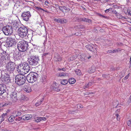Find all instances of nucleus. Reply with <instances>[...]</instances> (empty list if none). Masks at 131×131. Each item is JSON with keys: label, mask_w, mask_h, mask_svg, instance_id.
<instances>
[{"label": "nucleus", "mask_w": 131, "mask_h": 131, "mask_svg": "<svg viewBox=\"0 0 131 131\" xmlns=\"http://www.w3.org/2000/svg\"><path fill=\"white\" fill-rule=\"evenodd\" d=\"M65 8H64V6H60L59 9L63 12H64V10Z\"/></svg>", "instance_id": "37"}, {"label": "nucleus", "mask_w": 131, "mask_h": 131, "mask_svg": "<svg viewBox=\"0 0 131 131\" xmlns=\"http://www.w3.org/2000/svg\"><path fill=\"white\" fill-rule=\"evenodd\" d=\"M2 58L5 60H9L10 58L9 54L7 53L6 51H3L2 53Z\"/></svg>", "instance_id": "16"}, {"label": "nucleus", "mask_w": 131, "mask_h": 131, "mask_svg": "<svg viewBox=\"0 0 131 131\" xmlns=\"http://www.w3.org/2000/svg\"><path fill=\"white\" fill-rule=\"evenodd\" d=\"M32 72L33 73V74H32V76H33V78H34V79H35L34 80L36 81L37 80L39 75L36 73L33 72Z\"/></svg>", "instance_id": "23"}, {"label": "nucleus", "mask_w": 131, "mask_h": 131, "mask_svg": "<svg viewBox=\"0 0 131 131\" xmlns=\"http://www.w3.org/2000/svg\"><path fill=\"white\" fill-rule=\"evenodd\" d=\"M15 78V82L19 85H23L25 83L26 78L24 75L18 74L16 76Z\"/></svg>", "instance_id": "3"}, {"label": "nucleus", "mask_w": 131, "mask_h": 131, "mask_svg": "<svg viewBox=\"0 0 131 131\" xmlns=\"http://www.w3.org/2000/svg\"><path fill=\"white\" fill-rule=\"evenodd\" d=\"M77 108L78 109H79L80 108H82L83 107V106L81 104L77 105Z\"/></svg>", "instance_id": "42"}, {"label": "nucleus", "mask_w": 131, "mask_h": 131, "mask_svg": "<svg viewBox=\"0 0 131 131\" xmlns=\"http://www.w3.org/2000/svg\"><path fill=\"white\" fill-rule=\"evenodd\" d=\"M12 26L10 25H6L3 27L2 31L6 35H11L13 32Z\"/></svg>", "instance_id": "6"}, {"label": "nucleus", "mask_w": 131, "mask_h": 131, "mask_svg": "<svg viewBox=\"0 0 131 131\" xmlns=\"http://www.w3.org/2000/svg\"><path fill=\"white\" fill-rule=\"evenodd\" d=\"M31 16V15L29 12H24L22 13L21 18L23 20L27 21H28L29 18Z\"/></svg>", "instance_id": "8"}, {"label": "nucleus", "mask_w": 131, "mask_h": 131, "mask_svg": "<svg viewBox=\"0 0 131 131\" xmlns=\"http://www.w3.org/2000/svg\"><path fill=\"white\" fill-rule=\"evenodd\" d=\"M61 19H57L56 18L54 19V20L55 21L57 22V23H61Z\"/></svg>", "instance_id": "38"}, {"label": "nucleus", "mask_w": 131, "mask_h": 131, "mask_svg": "<svg viewBox=\"0 0 131 131\" xmlns=\"http://www.w3.org/2000/svg\"><path fill=\"white\" fill-rule=\"evenodd\" d=\"M13 58L15 61L20 60L21 58V54L19 51H16L13 53Z\"/></svg>", "instance_id": "11"}, {"label": "nucleus", "mask_w": 131, "mask_h": 131, "mask_svg": "<svg viewBox=\"0 0 131 131\" xmlns=\"http://www.w3.org/2000/svg\"><path fill=\"white\" fill-rule=\"evenodd\" d=\"M117 45L119 46H121L123 45V44L121 42L117 43Z\"/></svg>", "instance_id": "53"}, {"label": "nucleus", "mask_w": 131, "mask_h": 131, "mask_svg": "<svg viewBox=\"0 0 131 131\" xmlns=\"http://www.w3.org/2000/svg\"><path fill=\"white\" fill-rule=\"evenodd\" d=\"M40 101H39L38 102H37L36 104V106H38L40 105L41 103H40Z\"/></svg>", "instance_id": "49"}, {"label": "nucleus", "mask_w": 131, "mask_h": 131, "mask_svg": "<svg viewBox=\"0 0 131 131\" xmlns=\"http://www.w3.org/2000/svg\"><path fill=\"white\" fill-rule=\"evenodd\" d=\"M29 46L28 42L24 40H22L17 44V47L19 50L22 52L26 51Z\"/></svg>", "instance_id": "2"}, {"label": "nucleus", "mask_w": 131, "mask_h": 131, "mask_svg": "<svg viewBox=\"0 0 131 131\" xmlns=\"http://www.w3.org/2000/svg\"><path fill=\"white\" fill-rule=\"evenodd\" d=\"M58 70L59 71H66V70L65 68H63L62 69L59 68V69H58Z\"/></svg>", "instance_id": "54"}, {"label": "nucleus", "mask_w": 131, "mask_h": 131, "mask_svg": "<svg viewBox=\"0 0 131 131\" xmlns=\"http://www.w3.org/2000/svg\"><path fill=\"white\" fill-rule=\"evenodd\" d=\"M41 81L42 82H45L46 81V79L45 77H42L41 80Z\"/></svg>", "instance_id": "39"}, {"label": "nucleus", "mask_w": 131, "mask_h": 131, "mask_svg": "<svg viewBox=\"0 0 131 131\" xmlns=\"http://www.w3.org/2000/svg\"><path fill=\"white\" fill-rule=\"evenodd\" d=\"M7 90L6 85L3 84H0V95L7 93Z\"/></svg>", "instance_id": "10"}, {"label": "nucleus", "mask_w": 131, "mask_h": 131, "mask_svg": "<svg viewBox=\"0 0 131 131\" xmlns=\"http://www.w3.org/2000/svg\"><path fill=\"white\" fill-rule=\"evenodd\" d=\"M116 116L117 117V120H119L120 119V116H119V115L118 114H115Z\"/></svg>", "instance_id": "45"}, {"label": "nucleus", "mask_w": 131, "mask_h": 131, "mask_svg": "<svg viewBox=\"0 0 131 131\" xmlns=\"http://www.w3.org/2000/svg\"><path fill=\"white\" fill-rule=\"evenodd\" d=\"M66 74L64 73H60L59 75V76L61 77L62 76H65Z\"/></svg>", "instance_id": "48"}, {"label": "nucleus", "mask_w": 131, "mask_h": 131, "mask_svg": "<svg viewBox=\"0 0 131 131\" xmlns=\"http://www.w3.org/2000/svg\"><path fill=\"white\" fill-rule=\"evenodd\" d=\"M27 37L28 38H29V39H31V35H30L29 34H28L27 36Z\"/></svg>", "instance_id": "58"}, {"label": "nucleus", "mask_w": 131, "mask_h": 131, "mask_svg": "<svg viewBox=\"0 0 131 131\" xmlns=\"http://www.w3.org/2000/svg\"><path fill=\"white\" fill-rule=\"evenodd\" d=\"M32 115H26L25 117L26 120H28L31 119L32 117Z\"/></svg>", "instance_id": "29"}, {"label": "nucleus", "mask_w": 131, "mask_h": 131, "mask_svg": "<svg viewBox=\"0 0 131 131\" xmlns=\"http://www.w3.org/2000/svg\"><path fill=\"white\" fill-rule=\"evenodd\" d=\"M80 20L81 21L86 22L90 23L92 22V21L90 19L85 18H81Z\"/></svg>", "instance_id": "22"}, {"label": "nucleus", "mask_w": 131, "mask_h": 131, "mask_svg": "<svg viewBox=\"0 0 131 131\" xmlns=\"http://www.w3.org/2000/svg\"><path fill=\"white\" fill-rule=\"evenodd\" d=\"M127 12L128 14L131 16V10L130 11L129 10L127 9Z\"/></svg>", "instance_id": "52"}, {"label": "nucleus", "mask_w": 131, "mask_h": 131, "mask_svg": "<svg viewBox=\"0 0 131 131\" xmlns=\"http://www.w3.org/2000/svg\"><path fill=\"white\" fill-rule=\"evenodd\" d=\"M18 93H20V92H17L15 91H14L11 93V95L13 99H14V100L15 101L17 100L18 95Z\"/></svg>", "instance_id": "15"}, {"label": "nucleus", "mask_w": 131, "mask_h": 131, "mask_svg": "<svg viewBox=\"0 0 131 131\" xmlns=\"http://www.w3.org/2000/svg\"><path fill=\"white\" fill-rule=\"evenodd\" d=\"M75 73L78 75H80L81 74V71L80 70L78 69H76L75 71Z\"/></svg>", "instance_id": "33"}, {"label": "nucleus", "mask_w": 131, "mask_h": 131, "mask_svg": "<svg viewBox=\"0 0 131 131\" xmlns=\"http://www.w3.org/2000/svg\"><path fill=\"white\" fill-rule=\"evenodd\" d=\"M49 3V2L47 1H46L45 2V4L46 5H47Z\"/></svg>", "instance_id": "64"}, {"label": "nucleus", "mask_w": 131, "mask_h": 131, "mask_svg": "<svg viewBox=\"0 0 131 131\" xmlns=\"http://www.w3.org/2000/svg\"><path fill=\"white\" fill-rule=\"evenodd\" d=\"M3 65V62L2 60L0 59V67H2Z\"/></svg>", "instance_id": "44"}, {"label": "nucleus", "mask_w": 131, "mask_h": 131, "mask_svg": "<svg viewBox=\"0 0 131 131\" xmlns=\"http://www.w3.org/2000/svg\"><path fill=\"white\" fill-rule=\"evenodd\" d=\"M54 60L56 61H60L61 60L62 58L60 56L57 54L55 55Z\"/></svg>", "instance_id": "21"}, {"label": "nucleus", "mask_w": 131, "mask_h": 131, "mask_svg": "<svg viewBox=\"0 0 131 131\" xmlns=\"http://www.w3.org/2000/svg\"><path fill=\"white\" fill-rule=\"evenodd\" d=\"M95 69L96 68L93 65L89 69L88 72L90 73H93L95 71Z\"/></svg>", "instance_id": "20"}, {"label": "nucleus", "mask_w": 131, "mask_h": 131, "mask_svg": "<svg viewBox=\"0 0 131 131\" xmlns=\"http://www.w3.org/2000/svg\"><path fill=\"white\" fill-rule=\"evenodd\" d=\"M85 47L88 50L90 51L96 52L97 51L96 46L93 44L88 45L86 46Z\"/></svg>", "instance_id": "12"}, {"label": "nucleus", "mask_w": 131, "mask_h": 131, "mask_svg": "<svg viewBox=\"0 0 131 131\" xmlns=\"http://www.w3.org/2000/svg\"><path fill=\"white\" fill-rule=\"evenodd\" d=\"M29 29L27 27L24 26L20 27L18 29L19 36L22 38L25 37L27 34Z\"/></svg>", "instance_id": "4"}, {"label": "nucleus", "mask_w": 131, "mask_h": 131, "mask_svg": "<svg viewBox=\"0 0 131 131\" xmlns=\"http://www.w3.org/2000/svg\"><path fill=\"white\" fill-rule=\"evenodd\" d=\"M75 81L76 80L74 78H72L69 80L68 82L70 84H72L74 83Z\"/></svg>", "instance_id": "26"}, {"label": "nucleus", "mask_w": 131, "mask_h": 131, "mask_svg": "<svg viewBox=\"0 0 131 131\" xmlns=\"http://www.w3.org/2000/svg\"><path fill=\"white\" fill-rule=\"evenodd\" d=\"M61 23H65L67 22V20L63 18L61 19Z\"/></svg>", "instance_id": "34"}, {"label": "nucleus", "mask_w": 131, "mask_h": 131, "mask_svg": "<svg viewBox=\"0 0 131 131\" xmlns=\"http://www.w3.org/2000/svg\"><path fill=\"white\" fill-rule=\"evenodd\" d=\"M77 58V56H73L69 58V60L70 61H73L75 60Z\"/></svg>", "instance_id": "31"}, {"label": "nucleus", "mask_w": 131, "mask_h": 131, "mask_svg": "<svg viewBox=\"0 0 131 131\" xmlns=\"http://www.w3.org/2000/svg\"><path fill=\"white\" fill-rule=\"evenodd\" d=\"M129 74V73L126 76L124 77V79L125 80H126L128 78Z\"/></svg>", "instance_id": "56"}, {"label": "nucleus", "mask_w": 131, "mask_h": 131, "mask_svg": "<svg viewBox=\"0 0 131 131\" xmlns=\"http://www.w3.org/2000/svg\"><path fill=\"white\" fill-rule=\"evenodd\" d=\"M7 113H6L5 114L3 113L2 114V116H1V117L3 118H5L7 116Z\"/></svg>", "instance_id": "41"}, {"label": "nucleus", "mask_w": 131, "mask_h": 131, "mask_svg": "<svg viewBox=\"0 0 131 131\" xmlns=\"http://www.w3.org/2000/svg\"><path fill=\"white\" fill-rule=\"evenodd\" d=\"M24 72L25 74H26L30 70L31 68L28 64L26 62L24 63Z\"/></svg>", "instance_id": "13"}, {"label": "nucleus", "mask_w": 131, "mask_h": 131, "mask_svg": "<svg viewBox=\"0 0 131 131\" xmlns=\"http://www.w3.org/2000/svg\"><path fill=\"white\" fill-rule=\"evenodd\" d=\"M8 105V104L5 102H3L0 103V107H3Z\"/></svg>", "instance_id": "30"}, {"label": "nucleus", "mask_w": 131, "mask_h": 131, "mask_svg": "<svg viewBox=\"0 0 131 131\" xmlns=\"http://www.w3.org/2000/svg\"><path fill=\"white\" fill-rule=\"evenodd\" d=\"M24 64V63L19 64L18 66V68L21 69V70L23 72H24V64Z\"/></svg>", "instance_id": "27"}, {"label": "nucleus", "mask_w": 131, "mask_h": 131, "mask_svg": "<svg viewBox=\"0 0 131 131\" xmlns=\"http://www.w3.org/2000/svg\"><path fill=\"white\" fill-rule=\"evenodd\" d=\"M0 81L2 84H7L11 82L10 75L7 73H5L4 74L1 73L0 77Z\"/></svg>", "instance_id": "5"}, {"label": "nucleus", "mask_w": 131, "mask_h": 131, "mask_svg": "<svg viewBox=\"0 0 131 131\" xmlns=\"http://www.w3.org/2000/svg\"><path fill=\"white\" fill-rule=\"evenodd\" d=\"M6 43L9 47L14 46L16 43L15 39L10 37H8Z\"/></svg>", "instance_id": "7"}, {"label": "nucleus", "mask_w": 131, "mask_h": 131, "mask_svg": "<svg viewBox=\"0 0 131 131\" xmlns=\"http://www.w3.org/2000/svg\"><path fill=\"white\" fill-rule=\"evenodd\" d=\"M40 118H41L40 119H41V120H43L45 121L46 120V118L45 117H40Z\"/></svg>", "instance_id": "57"}, {"label": "nucleus", "mask_w": 131, "mask_h": 131, "mask_svg": "<svg viewBox=\"0 0 131 131\" xmlns=\"http://www.w3.org/2000/svg\"><path fill=\"white\" fill-rule=\"evenodd\" d=\"M77 111L76 110H72V111H69V114H73L74 113V112H77Z\"/></svg>", "instance_id": "40"}, {"label": "nucleus", "mask_w": 131, "mask_h": 131, "mask_svg": "<svg viewBox=\"0 0 131 131\" xmlns=\"http://www.w3.org/2000/svg\"><path fill=\"white\" fill-rule=\"evenodd\" d=\"M68 83V81L66 79H63L61 81V84L63 85H65Z\"/></svg>", "instance_id": "28"}, {"label": "nucleus", "mask_w": 131, "mask_h": 131, "mask_svg": "<svg viewBox=\"0 0 131 131\" xmlns=\"http://www.w3.org/2000/svg\"><path fill=\"white\" fill-rule=\"evenodd\" d=\"M48 54V53H45L43 54V57H46Z\"/></svg>", "instance_id": "62"}, {"label": "nucleus", "mask_w": 131, "mask_h": 131, "mask_svg": "<svg viewBox=\"0 0 131 131\" xmlns=\"http://www.w3.org/2000/svg\"><path fill=\"white\" fill-rule=\"evenodd\" d=\"M16 65L14 62L10 61L9 62L7 65V69L8 71H13L15 69Z\"/></svg>", "instance_id": "9"}, {"label": "nucleus", "mask_w": 131, "mask_h": 131, "mask_svg": "<svg viewBox=\"0 0 131 131\" xmlns=\"http://www.w3.org/2000/svg\"><path fill=\"white\" fill-rule=\"evenodd\" d=\"M24 90L26 92L28 93L30 92L31 91V87L28 85L25 86Z\"/></svg>", "instance_id": "19"}, {"label": "nucleus", "mask_w": 131, "mask_h": 131, "mask_svg": "<svg viewBox=\"0 0 131 131\" xmlns=\"http://www.w3.org/2000/svg\"><path fill=\"white\" fill-rule=\"evenodd\" d=\"M17 71H18V72H19V73H21V72H22V71L21 70V69L18 68V67H17Z\"/></svg>", "instance_id": "51"}, {"label": "nucleus", "mask_w": 131, "mask_h": 131, "mask_svg": "<svg viewBox=\"0 0 131 131\" xmlns=\"http://www.w3.org/2000/svg\"><path fill=\"white\" fill-rule=\"evenodd\" d=\"M128 102L129 103L131 102V95H130L129 99H128Z\"/></svg>", "instance_id": "55"}, {"label": "nucleus", "mask_w": 131, "mask_h": 131, "mask_svg": "<svg viewBox=\"0 0 131 131\" xmlns=\"http://www.w3.org/2000/svg\"><path fill=\"white\" fill-rule=\"evenodd\" d=\"M15 119V117L13 115H11L8 118V120L9 122H12L14 121Z\"/></svg>", "instance_id": "24"}, {"label": "nucleus", "mask_w": 131, "mask_h": 131, "mask_svg": "<svg viewBox=\"0 0 131 131\" xmlns=\"http://www.w3.org/2000/svg\"><path fill=\"white\" fill-rule=\"evenodd\" d=\"M29 64L34 67L39 65V62L40 61L38 56H31L28 59Z\"/></svg>", "instance_id": "1"}, {"label": "nucleus", "mask_w": 131, "mask_h": 131, "mask_svg": "<svg viewBox=\"0 0 131 131\" xmlns=\"http://www.w3.org/2000/svg\"><path fill=\"white\" fill-rule=\"evenodd\" d=\"M41 118H40V117L38 118V119L35 120V122L37 123L39 122L40 121H41V119H40Z\"/></svg>", "instance_id": "43"}, {"label": "nucleus", "mask_w": 131, "mask_h": 131, "mask_svg": "<svg viewBox=\"0 0 131 131\" xmlns=\"http://www.w3.org/2000/svg\"><path fill=\"white\" fill-rule=\"evenodd\" d=\"M17 100H19L21 101L22 100H25V96L23 95L21 92L18 93V94Z\"/></svg>", "instance_id": "18"}, {"label": "nucleus", "mask_w": 131, "mask_h": 131, "mask_svg": "<svg viewBox=\"0 0 131 131\" xmlns=\"http://www.w3.org/2000/svg\"><path fill=\"white\" fill-rule=\"evenodd\" d=\"M127 125L128 126H130L131 124V121L130 120H129L127 122Z\"/></svg>", "instance_id": "47"}, {"label": "nucleus", "mask_w": 131, "mask_h": 131, "mask_svg": "<svg viewBox=\"0 0 131 131\" xmlns=\"http://www.w3.org/2000/svg\"><path fill=\"white\" fill-rule=\"evenodd\" d=\"M0 118H1V121H2V122L4 121L5 119L4 118H3L1 116H0Z\"/></svg>", "instance_id": "60"}, {"label": "nucleus", "mask_w": 131, "mask_h": 131, "mask_svg": "<svg viewBox=\"0 0 131 131\" xmlns=\"http://www.w3.org/2000/svg\"><path fill=\"white\" fill-rule=\"evenodd\" d=\"M64 8H65L64 10H68L69 11L70 9H69V8H68L64 6Z\"/></svg>", "instance_id": "59"}, {"label": "nucleus", "mask_w": 131, "mask_h": 131, "mask_svg": "<svg viewBox=\"0 0 131 131\" xmlns=\"http://www.w3.org/2000/svg\"><path fill=\"white\" fill-rule=\"evenodd\" d=\"M43 100H44V98H42L41 99V100L39 101H40V103H41V104L43 102Z\"/></svg>", "instance_id": "63"}, {"label": "nucleus", "mask_w": 131, "mask_h": 131, "mask_svg": "<svg viewBox=\"0 0 131 131\" xmlns=\"http://www.w3.org/2000/svg\"><path fill=\"white\" fill-rule=\"evenodd\" d=\"M112 8H109L107 9L105 11L106 13L108 12L109 11L112 10Z\"/></svg>", "instance_id": "46"}, {"label": "nucleus", "mask_w": 131, "mask_h": 131, "mask_svg": "<svg viewBox=\"0 0 131 131\" xmlns=\"http://www.w3.org/2000/svg\"><path fill=\"white\" fill-rule=\"evenodd\" d=\"M32 74V72H31L27 76L26 79L29 83H32L35 81L34 80L35 79L33 78Z\"/></svg>", "instance_id": "14"}, {"label": "nucleus", "mask_w": 131, "mask_h": 131, "mask_svg": "<svg viewBox=\"0 0 131 131\" xmlns=\"http://www.w3.org/2000/svg\"><path fill=\"white\" fill-rule=\"evenodd\" d=\"M22 119V117H15V119L16 121H20Z\"/></svg>", "instance_id": "36"}, {"label": "nucleus", "mask_w": 131, "mask_h": 131, "mask_svg": "<svg viewBox=\"0 0 131 131\" xmlns=\"http://www.w3.org/2000/svg\"><path fill=\"white\" fill-rule=\"evenodd\" d=\"M36 7V8L37 9V10H42V9L41 8V7Z\"/></svg>", "instance_id": "50"}, {"label": "nucleus", "mask_w": 131, "mask_h": 131, "mask_svg": "<svg viewBox=\"0 0 131 131\" xmlns=\"http://www.w3.org/2000/svg\"><path fill=\"white\" fill-rule=\"evenodd\" d=\"M91 85V84H90V83H88L86 84L84 86V88H88Z\"/></svg>", "instance_id": "35"}, {"label": "nucleus", "mask_w": 131, "mask_h": 131, "mask_svg": "<svg viewBox=\"0 0 131 131\" xmlns=\"http://www.w3.org/2000/svg\"><path fill=\"white\" fill-rule=\"evenodd\" d=\"M54 5L55 6V7L54 6H51V9H53L54 8H59L60 6H59L58 4H54Z\"/></svg>", "instance_id": "32"}, {"label": "nucleus", "mask_w": 131, "mask_h": 131, "mask_svg": "<svg viewBox=\"0 0 131 131\" xmlns=\"http://www.w3.org/2000/svg\"><path fill=\"white\" fill-rule=\"evenodd\" d=\"M119 49H118L113 50H110L108 51V53H114V52H119V51H121Z\"/></svg>", "instance_id": "25"}, {"label": "nucleus", "mask_w": 131, "mask_h": 131, "mask_svg": "<svg viewBox=\"0 0 131 131\" xmlns=\"http://www.w3.org/2000/svg\"><path fill=\"white\" fill-rule=\"evenodd\" d=\"M21 113L20 112H18L17 113L18 115H16V116H18V115L19 116L21 114Z\"/></svg>", "instance_id": "61"}, {"label": "nucleus", "mask_w": 131, "mask_h": 131, "mask_svg": "<svg viewBox=\"0 0 131 131\" xmlns=\"http://www.w3.org/2000/svg\"><path fill=\"white\" fill-rule=\"evenodd\" d=\"M51 88L54 91H55L57 92H59L60 91V90L59 88L57 86L56 84V83L53 84L51 86Z\"/></svg>", "instance_id": "17"}]
</instances>
